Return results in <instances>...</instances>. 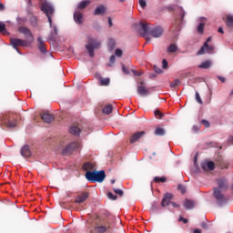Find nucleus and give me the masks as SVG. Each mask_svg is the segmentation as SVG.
Returning a JSON list of instances; mask_svg holds the SVG:
<instances>
[{"label":"nucleus","instance_id":"14","mask_svg":"<svg viewBox=\"0 0 233 233\" xmlns=\"http://www.w3.org/2000/svg\"><path fill=\"white\" fill-rule=\"evenodd\" d=\"M217 183L218 185V190H227L228 188V182L225 178H218L217 179Z\"/></svg>","mask_w":233,"mask_h":233},{"label":"nucleus","instance_id":"46","mask_svg":"<svg viewBox=\"0 0 233 233\" xmlns=\"http://www.w3.org/2000/svg\"><path fill=\"white\" fill-rule=\"evenodd\" d=\"M202 125H204L206 128H208V127H210V122H208V120H202Z\"/></svg>","mask_w":233,"mask_h":233},{"label":"nucleus","instance_id":"58","mask_svg":"<svg viewBox=\"0 0 233 233\" xmlns=\"http://www.w3.org/2000/svg\"><path fill=\"white\" fill-rule=\"evenodd\" d=\"M201 227H202V228H208V226L205 222L201 223Z\"/></svg>","mask_w":233,"mask_h":233},{"label":"nucleus","instance_id":"15","mask_svg":"<svg viewBox=\"0 0 233 233\" xmlns=\"http://www.w3.org/2000/svg\"><path fill=\"white\" fill-rule=\"evenodd\" d=\"M88 192H82L76 198L75 203H85L88 199Z\"/></svg>","mask_w":233,"mask_h":233},{"label":"nucleus","instance_id":"55","mask_svg":"<svg viewBox=\"0 0 233 233\" xmlns=\"http://www.w3.org/2000/svg\"><path fill=\"white\" fill-rule=\"evenodd\" d=\"M132 72H133V74H134V76H141L142 75V73L141 72H137V71H136V70H132Z\"/></svg>","mask_w":233,"mask_h":233},{"label":"nucleus","instance_id":"61","mask_svg":"<svg viewBox=\"0 0 233 233\" xmlns=\"http://www.w3.org/2000/svg\"><path fill=\"white\" fill-rule=\"evenodd\" d=\"M218 32H219V34H224V32H223V27H219V28H218Z\"/></svg>","mask_w":233,"mask_h":233},{"label":"nucleus","instance_id":"38","mask_svg":"<svg viewBox=\"0 0 233 233\" xmlns=\"http://www.w3.org/2000/svg\"><path fill=\"white\" fill-rule=\"evenodd\" d=\"M204 30H205V23H200L198 26V34H203Z\"/></svg>","mask_w":233,"mask_h":233},{"label":"nucleus","instance_id":"40","mask_svg":"<svg viewBox=\"0 0 233 233\" xmlns=\"http://www.w3.org/2000/svg\"><path fill=\"white\" fill-rule=\"evenodd\" d=\"M107 197L109 198V199H112L113 201H116V199H117V196L114 195L112 192H109L107 194Z\"/></svg>","mask_w":233,"mask_h":233},{"label":"nucleus","instance_id":"24","mask_svg":"<svg viewBox=\"0 0 233 233\" xmlns=\"http://www.w3.org/2000/svg\"><path fill=\"white\" fill-rule=\"evenodd\" d=\"M212 66V61L207 60L205 62H202L201 65L198 66V68H203L204 70H208Z\"/></svg>","mask_w":233,"mask_h":233},{"label":"nucleus","instance_id":"6","mask_svg":"<svg viewBox=\"0 0 233 233\" xmlns=\"http://www.w3.org/2000/svg\"><path fill=\"white\" fill-rule=\"evenodd\" d=\"M41 10L42 12H44V14H46L48 19L50 28H52V15H54V12H56V10L54 9V5H52V4H50L49 2H43L41 5Z\"/></svg>","mask_w":233,"mask_h":233},{"label":"nucleus","instance_id":"48","mask_svg":"<svg viewBox=\"0 0 233 233\" xmlns=\"http://www.w3.org/2000/svg\"><path fill=\"white\" fill-rule=\"evenodd\" d=\"M178 221H183L184 225H187V223H188V219L183 218V217H180Z\"/></svg>","mask_w":233,"mask_h":233},{"label":"nucleus","instance_id":"63","mask_svg":"<svg viewBox=\"0 0 233 233\" xmlns=\"http://www.w3.org/2000/svg\"><path fill=\"white\" fill-rule=\"evenodd\" d=\"M194 233H201V229H195Z\"/></svg>","mask_w":233,"mask_h":233},{"label":"nucleus","instance_id":"22","mask_svg":"<svg viewBox=\"0 0 233 233\" xmlns=\"http://www.w3.org/2000/svg\"><path fill=\"white\" fill-rule=\"evenodd\" d=\"M96 77H98L101 86H108L110 85V78L101 77V75H96Z\"/></svg>","mask_w":233,"mask_h":233},{"label":"nucleus","instance_id":"23","mask_svg":"<svg viewBox=\"0 0 233 233\" xmlns=\"http://www.w3.org/2000/svg\"><path fill=\"white\" fill-rule=\"evenodd\" d=\"M226 25L228 26V28L233 27V15H226Z\"/></svg>","mask_w":233,"mask_h":233},{"label":"nucleus","instance_id":"3","mask_svg":"<svg viewBox=\"0 0 233 233\" xmlns=\"http://www.w3.org/2000/svg\"><path fill=\"white\" fill-rule=\"evenodd\" d=\"M106 175L105 171H87L86 173V178L87 181H92L93 183H103L105 181Z\"/></svg>","mask_w":233,"mask_h":233},{"label":"nucleus","instance_id":"28","mask_svg":"<svg viewBox=\"0 0 233 233\" xmlns=\"http://www.w3.org/2000/svg\"><path fill=\"white\" fill-rule=\"evenodd\" d=\"M94 168H96V165L92 162H86L83 166L84 170H94Z\"/></svg>","mask_w":233,"mask_h":233},{"label":"nucleus","instance_id":"21","mask_svg":"<svg viewBox=\"0 0 233 233\" xmlns=\"http://www.w3.org/2000/svg\"><path fill=\"white\" fill-rule=\"evenodd\" d=\"M74 20L77 25H81L83 23V13L79 11H75L74 13Z\"/></svg>","mask_w":233,"mask_h":233},{"label":"nucleus","instance_id":"35","mask_svg":"<svg viewBox=\"0 0 233 233\" xmlns=\"http://www.w3.org/2000/svg\"><path fill=\"white\" fill-rule=\"evenodd\" d=\"M155 135L156 136H165V129L161 128V127H157L155 130Z\"/></svg>","mask_w":233,"mask_h":233},{"label":"nucleus","instance_id":"44","mask_svg":"<svg viewBox=\"0 0 233 233\" xmlns=\"http://www.w3.org/2000/svg\"><path fill=\"white\" fill-rule=\"evenodd\" d=\"M139 5L141 6V8H147V1L139 0Z\"/></svg>","mask_w":233,"mask_h":233},{"label":"nucleus","instance_id":"51","mask_svg":"<svg viewBox=\"0 0 233 233\" xmlns=\"http://www.w3.org/2000/svg\"><path fill=\"white\" fill-rule=\"evenodd\" d=\"M228 143L229 145H233V137L232 136H229L228 138Z\"/></svg>","mask_w":233,"mask_h":233},{"label":"nucleus","instance_id":"52","mask_svg":"<svg viewBox=\"0 0 233 233\" xmlns=\"http://www.w3.org/2000/svg\"><path fill=\"white\" fill-rule=\"evenodd\" d=\"M53 32H54V35H57L58 29L56 25L53 26Z\"/></svg>","mask_w":233,"mask_h":233},{"label":"nucleus","instance_id":"20","mask_svg":"<svg viewBox=\"0 0 233 233\" xmlns=\"http://www.w3.org/2000/svg\"><path fill=\"white\" fill-rule=\"evenodd\" d=\"M106 14V7L105 5H99L96 8L94 15H105Z\"/></svg>","mask_w":233,"mask_h":233},{"label":"nucleus","instance_id":"12","mask_svg":"<svg viewBox=\"0 0 233 233\" xmlns=\"http://www.w3.org/2000/svg\"><path fill=\"white\" fill-rule=\"evenodd\" d=\"M147 133L145 131H137L130 137V143L131 145H134V143H137V141H139L141 137H143Z\"/></svg>","mask_w":233,"mask_h":233},{"label":"nucleus","instance_id":"18","mask_svg":"<svg viewBox=\"0 0 233 233\" xmlns=\"http://www.w3.org/2000/svg\"><path fill=\"white\" fill-rule=\"evenodd\" d=\"M137 94H139V96H147V94H148V89L145 87V82H141L140 86H137Z\"/></svg>","mask_w":233,"mask_h":233},{"label":"nucleus","instance_id":"47","mask_svg":"<svg viewBox=\"0 0 233 233\" xmlns=\"http://www.w3.org/2000/svg\"><path fill=\"white\" fill-rule=\"evenodd\" d=\"M115 194H117L118 196H123V190L121 189H114Z\"/></svg>","mask_w":233,"mask_h":233},{"label":"nucleus","instance_id":"8","mask_svg":"<svg viewBox=\"0 0 233 233\" xmlns=\"http://www.w3.org/2000/svg\"><path fill=\"white\" fill-rule=\"evenodd\" d=\"M79 148H81V142H72L65 147L63 154L64 156H70L72 152H75V150H79Z\"/></svg>","mask_w":233,"mask_h":233},{"label":"nucleus","instance_id":"53","mask_svg":"<svg viewBox=\"0 0 233 233\" xmlns=\"http://www.w3.org/2000/svg\"><path fill=\"white\" fill-rule=\"evenodd\" d=\"M107 21H108L109 28H112V26L114 25V24L112 23V18L108 17Z\"/></svg>","mask_w":233,"mask_h":233},{"label":"nucleus","instance_id":"4","mask_svg":"<svg viewBox=\"0 0 233 233\" xmlns=\"http://www.w3.org/2000/svg\"><path fill=\"white\" fill-rule=\"evenodd\" d=\"M99 46H101V42L97 40V38L87 36V44L86 45V48L90 57H94L95 50L96 48H99Z\"/></svg>","mask_w":233,"mask_h":233},{"label":"nucleus","instance_id":"11","mask_svg":"<svg viewBox=\"0 0 233 233\" xmlns=\"http://www.w3.org/2000/svg\"><path fill=\"white\" fill-rule=\"evenodd\" d=\"M18 32H20V34H24V35L25 36V39H27L29 43L34 42V35H32V31H30L28 27L20 26L18 28Z\"/></svg>","mask_w":233,"mask_h":233},{"label":"nucleus","instance_id":"26","mask_svg":"<svg viewBox=\"0 0 233 233\" xmlns=\"http://www.w3.org/2000/svg\"><path fill=\"white\" fill-rule=\"evenodd\" d=\"M202 168L203 170H205V168H208V170H214V168H216V165L214 164V162L209 161L206 164H203Z\"/></svg>","mask_w":233,"mask_h":233},{"label":"nucleus","instance_id":"31","mask_svg":"<svg viewBox=\"0 0 233 233\" xmlns=\"http://www.w3.org/2000/svg\"><path fill=\"white\" fill-rule=\"evenodd\" d=\"M0 34H3V35H8L6 25L3 22H0Z\"/></svg>","mask_w":233,"mask_h":233},{"label":"nucleus","instance_id":"34","mask_svg":"<svg viewBox=\"0 0 233 233\" xmlns=\"http://www.w3.org/2000/svg\"><path fill=\"white\" fill-rule=\"evenodd\" d=\"M167 52L169 53H174V52H177V46L171 44L168 48H167Z\"/></svg>","mask_w":233,"mask_h":233},{"label":"nucleus","instance_id":"45","mask_svg":"<svg viewBox=\"0 0 233 233\" xmlns=\"http://www.w3.org/2000/svg\"><path fill=\"white\" fill-rule=\"evenodd\" d=\"M168 67V62L167 61V59H164L162 61V68H167Z\"/></svg>","mask_w":233,"mask_h":233},{"label":"nucleus","instance_id":"19","mask_svg":"<svg viewBox=\"0 0 233 233\" xmlns=\"http://www.w3.org/2000/svg\"><path fill=\"white\" fill-rule=\"evenodd\" d=\"M21 156H23V157H30V156H32V151H30V146H24L22 147Z\"/></svg>","mask_w":233,"mask_h":233},{"label":"nucleus","instance_id":"39","mask_svg":"<svg viewBox=\"0 0 233 233\" xmlns=\"http://www.w3.org/2000/svg\"><path fill=\"white\" fill-rule=\"evenodd\" d=\"M177 188L181 194H185V192H187V187L181 184L178 185Z\"/></svg>","mask_w":233,"mask_h":233},{"label":"nucleus","instance_id":"56","mask_svg":"<svg viewBox=\"0 0 233 233\" xmlns=\"http://www.w3.org/2000/svg\"><path fill=\"white\" fill-rule=\"evenodd\" d=\"M122 70H123L124 74H128V69H127V67H125V66H122Z\"/></svg>","mask_w":233,"mask_h":233},{"label":"nucleus","instance_id":"17","mask_svg":"<svg viewBox=\"0 0 233 233\" xmlns=\"http://www.w3.org/2000/svg\"><path fill=\"white\" fill-rule=\"evenodd\" d=\"M42 120L44 123H52V121H54V115H50V113L46 112L44 114L41 115Z\"/></svg>","mask_w":233,"mask_h":233},{"label":"nucleus","instance_id":"41","mask_svg":"<svg viewBox=\"0 0 233 233\" xmlns=\"http://www.w3.org/2000/svg\"><path fill=\"white\" fill-rule=\"evenodd\" d=\"M155 116L157 117V119H161L163 117V114L159 110L155 111Z\"/></svg>","mask_w":233,"mask_h":233},{"label":"nucleus","instance_id":"25","mask_svg":"<svg viewBox=\"0 0 233 233\" xmlns=\"http://www.w3.org/2000/svg\"><path fill=\"white\" fill-rule=\"evenodd\" d=\"M70 134H73V136H79L81 134V128L78 127L73 126L69 128Z\"/></svg>","mask_w":233,"mask_h":233},{"label":"nucleus","instance_id":"36","mask_svg":"<svg viewBox=\"0 0 233 233\" xmlns=\"http://www.w3.org/2000/svg\"><path fill=\"white\" fill-rule=\"evenodd\" d=\"M108 46L110 50H114V48H116V40H114L113 38H110L108 40Z\"/></svg>","mask_w":233,"mask_h":233},{"label":"nucleus","instance_id":"33","mask_svg":"<svg viewBox=\"0 0 233 233\" xmlns=\"http://www.w3.org/2000/svg\"><path fill=\"white\" fill-rule=\"evenodd\" d=\"M154 181H155V183H165L167 181V177H155Z\"/></svg>","mask_w":233,"mask_h":233},{"label":"nucleus","instance_id":"10","mask_svg":"<svg viewBox=\"0 0 233 233\" xmlns=\"http://www.w3.org/2000/svg\"><path fill=\"white\" fill-rule=\"evenodd\" d=\"M213 197L215 198L218 205L219 206L225 205V203H227V198L225 197V195H223V193H221V189L218 187L214 188Z\"/></svg>","mask_w":233,"mask_h":233},{"label":"nucleus","instance_id":"37","mask_svg":"<svg viewBox=\"0 0 233 233\" xmlns=\"http://www.w3.org/2000/svg\"><path fill=\"white\" fill-rule=\"evenodd\" d=\"M181 80L179 79H175L173 82L170 83V88H176L178 85H180Z\"/></svg>","mask_w":233,"mask_h":233},{"label":"nucleus","instance_id":"57","mask_svg":"<svg viewBox=\"0 0 233 233\" xmlns=\"http://www.w3.org/2000/svg\"><path fill=\"white\" fill-rule=\"evenodd\" d=\"M219 81H221V83H225L227 81V79L223 76H218Z\"/></svg>","mask_w":233,"mask_h":233},{"label":"nucleus","instance_id":"27","mask_svg":"<svg viewBox=\"0 0 233 233\" xmlns=\"http://www.w3.org/2000/svg\"><path fill=\"white\" fill-rule=\"evenodd\" d=\"M184 207L187 210H190V209L194 208V201L189 200V199H186L185 202H184Z\"/></svg>","mask_w":233,"mask_h":233},{"label":"nucleus","instance_id":"32","mask_svg":"<svg viewBox=\"0 0 233 233\" xmlns=\"http://www.w3.org/2000/svg\"><path fill=\"white\" fill-rule=\"evenodd\" d=\"M108 228H110L106 227V226H99L96 228V232L105 233V232H106V230H108Z\"/></svg>","mask_w":233,"mask_h":233},{"label":"nucleus","instance_id":"9","mask_svg":"<svg viewBox=\"0 0 233 233\" xmlns=\"http://www.w3.org/2000/svg\"><path fill=\"white\" fill-rule=\"evenodd\" d=\"M10 43L13 46V48H15V50H16V52H18V54H21V52H19V48L17 46H28V40H23L20 38H11L10 39Z\"/></svg>","mask_w":233,"mask_h":233},{"label":"nucleus","instance_id":"2","mask_svg":"<svg viewBox=\"0 0 233 233\" xmlns=\"http://www.w3.org/2000/svg\"><path fill=\"white\" fill-rule=\"evenodd\" d=\"M176 16H175V22L172 26L173 32H180L181 31V25H185V15H187V12H185V9L181 6H176L175 7Z\"/></svg>","mask_w":233,"mask_h":233},{"label":"nucleus","instance_id":"5","mask_svg":"<svg viewBox=\"0 0 233 233\" xmlns=\"http://www.w3.org/2000/svg\"><path fill=\"white\" fill-rule=\"evenodd\" d=\"M2 125L6 128H15L17 127V115L7 114L2 118Z\"/></svg>","mask_w":233,"mask_h":233},{"label":"nucleus","instance_id":"29","mask_svg":"<svg viewBox=\"0 0 233 233\" xmlns=\"http://www.w3.org/2000/svg\"><path fill=\"white\" fill-rule=\"evenodd\" d=\"M88 5H90V1L85 0L78 4L77 8H78V10H84V8H86V6H88Z\"/></svg>","mask_w":233,"mask_h":233},{"label":"nucleus","instance_id":"49","mask_svg":"<svg viewBox=\"0 0 233 233\" xmlns=\"http://www.w3.org/2000/svg\"><path fill=\"white\" fill-rule=\"evenodd\" d=\"M199 126H193L192 130L193 132H199Z\"/></svg>","mask_w":233,"mask_h":233},{"label":"nucleus","instance_id":"30","mask_svg":"<svg viewBox=\"0 0 233 233\" xmlns=\"http://www.w3.org/2000/svg\"><path fill=\"white\" fill-rule=\"evenodd\" d=\"M112 105H107L103 108L102 112L103 114H106L108 116L109 114H112Z\"/></svg>","mask_w":233,"mask_h":233},{"label":"nucleus","instance_id":"42","mask_svg":"<svg viewBox=\"0 0 233 233\" xmlns=\"http://www.w3.org/2000/svg\"><path fill=\"white\" fill-rule=\"evenodd\" d=\"M196 99L199 105H203V100H201V96H199V93H196Z\"/></svg>","mask_w":233,"mask_h":233},{"label":"nucleus","instance_id":"59","mask_svg":"<svg viewBox=\"0 0 233 233\" xmlns=\"http://www.w3.org/2000/svg\"><path fill=\"white\" fill-rule=\"evenodd\" d=\"M171 205H172V207H174V208L179 207V205L176 204V202H171Z\"/></svg>","mask_w":233,"mask_h":233},{"label":"nucleus","instance_id":"7","mask_svg":"<svg viewBox=\"0 0 233 233\" xmlns=\"http://www.w3.org/2000/svg\"><path fill=\"white\" fill-rule=\"evenodd\" d=\"M211 41L212 37L209 36L204 43L203 46L198 50V56H203V54H212V52H214V47L212 46H208V43Z\"/></svg>","mask_w":233,"mask_h":233},{"label":"nucleus","instance_id":"50","mask_svg":"<svg viewBox=\"0 0 233 233\" xmlns=\"http://www.w3.org/2000/svg\"><path fill=\"white\" fill-rule=\"evenodd\" d=\"M110 63H111V65H114V63H116V56H111V57H110Z\"/></svg>","mask_w":233,"mask_h":233},{"label":"nucleus","instance_id":"13","mask_svg":"<svg viewBox=\"0 0 233 233\" xmlns=\"http://www.w3.org/2000/svg\"><path fill=\"white\" fill-rule=\"evenodd\" d=\"M37 43L38 50L41 52V54H46L48 51L46 50V44H45V41H43V37L38 36Z\"/></svg>","mask_w":233,"mask_h":233},{"label":"nucleus","instance_id":"60","mask_svg":"<svg viewBox=\"0 0 233 233\" xmlns=\"http://www.w3.org/2000/svg\"><path fill=\"white\" fill-rule=\"evenodd\" d=\"M0 10H5V5H3L2 3H0Z\"/></svg>","mask_w":233,"mask_h":233},{"label":"nucleus","instance_id":"64","mask_svg":"<svg viewBox=\"0 0 233 233\" xmlns=\"http://www.w3.org/2000/svg\"><path fill=\"white\" fill-rule=\"evenodd\" d=\"M119 3H125L127 0H118Z\"/></svg>","mask_w":233,"mask_h":233},{"label":"nucleus","instance_id":"1","mask_svg":"<svg viewBox=\"0 0 233 233\" xmlns=\"http://www.w3.org/2000/svg\"><path fill=\"white\" fill-rule=\"evenodd\" d=\"M135 25L136 26H138V28L142 29V37H147V35H149L151 37L159 38L165 33V29L161 25L151 27L150 24L147 22H139L138 24Z\"/></svg>","mask_w":233,"mask_h":233},{"label":"nucleus","instance_id":"43","mask_svg":"<svg viewBox=\"0 0 233 233\" xmlns=\"http://www.w3.org/2000/svg\"><path fill=\"white\" fill-rule=\"evenodd\" d=\"M115 56H116V57H121V56H123V51L121 49H116L115 51Z\"/></svg>","mask_w":233,"mask_h":233},{"label":"nucleus","instance_id":"54","mask_svg":"<svg viewBox=\"0 0 233 233\" xmlns=\"http://www.w3.org/2000/svg\"><path fill=\"white\" fill-rule=\"evenodd\" d=\"M154 70H155V72H156L157 74H161V72H162V70H161L159 67H157V66H155V67H154Z\"/></svg>","mask_w":233,"mask_h":233},{"label":"nucleus","instance_id":"16","mask_svg":"<svg viewBox=\"0 0 233 233\" xmlns=\"http://www.w3.org/2000/svg\"><path fill=\"white\" fill-rule=\"evenodd\" d=\"M172 203V194L167 193L161 202V207H168Z\"/></svg>","mask_w":233,"mask_h":233},{"label":"nucleus","instance_id":"62","mask_svg":"<svg viewBox=\"0 0 233 233\" xmlns=\"http://www.w3.org/2000/svg\"><path fill=\"white\" fill-rule=\"evenodd\" d=\"M27 5H28V6H31L32 5V0H27Z\"/></svg>","mask_w":233,"mask_h":233}]
</instances>
